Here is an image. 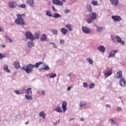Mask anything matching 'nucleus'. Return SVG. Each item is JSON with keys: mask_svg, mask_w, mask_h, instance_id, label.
I'll list each match as a JSON object with an SVG mask.
<instances>
[{"mask_svg": "<svg viewBox=\"0 0 126 126\" xmlns=\"http://www.w3.org/2000/svg\"><path fill=\"white\" fill-rule=\"evenodd\" d=\"M2 58H4V56L2 55H1V53H0V60H1V59H2Z\"/></svg>", "mask_w": 126, "mask_h": 126, "instance_id": "nucleus-48", "label": "nucleus"}, {"mask_svg": "<svg viewBox=\"0 0 126 126\" xmlns=\"http://www.w3.org/2000/svg\"><path fill=\"white\" fill-rule=\"evenodd\" d=\"M89 17L94 20V19H96V18H97V14L94 12H92V13L90 14Z\"/></svg>", "mask_w": 126, "mask_h": 126, "instance_id": "nucleus-13", "label": "nucleus"}, {"mask_svg": "<svg viewBox=\"0 0 126 126\" xmlns=\"http://www.w3.org/2000/svg\"><path fill=\"white\" fill-rule=\"evenodd\" d=\"M60 43L61 45H63V44H64V40L63 39H61L60 41Z\"/></svg>", "mask_w": 126, "mask_h": 126, "instance_id": "nucleus-45", "label": "nucleus"}, {"mask_svg": "<svg viewBox=\"0 0 126 126\" xmlns=\"http://www.w3.org/2000/svg\"><path fill=\"white\" fill-rule=\"evenodd\" d=\"M14 66L15 68H16L17 69H18L19 67H20V64H19V62L18 61H16L14 62Z\"/></svg>", "mask_w": 126, "mask_h": 126, "instance_id": "nucleus-14", "label": "nucleus"}, {"mask_svg": "<svg viewBox=\"0 0 126 126\" xmlns=\"http://www.w3.org/2000/svg\"><path fill=\"white\" fill-rule=\"evenodd\" d=\"M71 89V87H68L67 88V90L68 91H69Z\"/></svg>", "mask_w": 126, "mask_h": 126, "instance_id": "nucleus-54", "label": "nucleus"}, {"mask_svg": "<svg viewBox=\"0 0 126 126\" xmlns=\"http://www.w3.org/2000/svg\"><path fill=\"white\" fill-rule=\"evenodd\" d=\"M29 124V121L25 123V125H28Z\"/></svg>", "mask_w": 126, "mask_h": 126, "instance_id": "nucleus-58", "label": "nucleus"}, {"mask_svg": "<svg viewBox=\"0 0 126 126\" xmlns=\"http://www.w3.org/2000/svg\"><path fill=\"white\" fill-rule=\"evenodd\" d=\"M39 116L40 117H42L43 119L45 120L46 119V114H45L44 111H42L39 113Z\"/></svg>", "mask_w": 126, "mask_h": 126, "instance_id": "nucleus-26", "label": "nucleus"}, {"mask_svg": "<svg viewBox=\"0 0 126 126\" xmlns=\"http://www.w3.org/2000/svg\"><path fill=\"white\" fill-rule=\"evenodd\" d=\"M26 37L27 39H29V40H31V41H33L35 37H34V35L31 33V32H28L26 33Z\"/></svg>", "mask_w": 126, "mask_h": 126, "instance_id": "nucleus-4", "label": "nucleus"}, {"mask_svg": "<svg viewBox=\"0 0 126 126\" xmlns=\"http://www.w3.org/2000/svg\"><path fill=\"white\" fill-rule=\"evenodd\" d=\"M115 37L118 43L121 44L122 45H125V41L122 40L121 37H119L118 36H116Z\"/></svg>", "mask_w": 126, "mask_h": 126, "instance_id": "nucleus-12", "label": "nucleus"}, {"mask_svg": "<svg viewBox=\"0 0 126 126\" xmlns=\"http://www.w3.org/2000/svg\"><path fill=\"white\" fill-rule=\"evenodd\" d=\"M25 97L26 99H28L29 100H32V96L31 95H29V94H26Z\"/></svg>", "mask_w": 126, "mask_h": 126, "instance_id": "nucleus-38", "label": "nucleus"}, {"mask_svg": "<svg viewBox=\"0 0 126 126\" xmlns=\"http://www.w3.org/2000/svg\"><path fill=\"white\" fill-rule=\"evenodd\" d=\"M101 0V1H102V0Z\"/></svg>", "mask_w": 126, "mask_h": 126, "instance_id": "nucleus-64", "label": "nucleus"}, {"mask_svg": "<svg viewBox=\"0 0 126 126\" xmlns=\"http://www.w3.org/2000/svg\"><path fill=\"white\" fill-rule=\"evenodd\" d=\"M110 121H111V125H116V122H115V121H114V120L110 119Z\"/></svg>", "mask_w": 126, "mask_h": 126, "instance_id": "nucleus-43", "label": "nucleus"}, {"mask_svg": "<svg viewBox=\"0 0 126 126\" xmlns=\"http://www.w3.org/2000/svg\"><path fill=\"white\" fill-rule=\"evenodd\" d=\"M28 47H30V48H32V47L34 46V44H33V41L32 40L31 41H29L28 42Z\"/></svg>", "mask_w": 126, "mask_h": 126, "instance_id": "nucleus-29", "label": "nucleus"}, {"mask_svg": "<svg viewBox=\"0 0 126 126\" xmlns=\"http://www.w3.org/2000/svg\"><path fill=\"white\" fill-rule=\"evenodd\" d=\"M18 7H21V8H25L26 7V5L24 4H23L18 6Z\"/></svg>", "mask_w": 126, "mask_h": 126, "instance_id": "nucleus-40", "label": "nucleus"}, {"mask_svg": "<svg viewBox=\"0 0 126 126\" xmlns=\"http://www.w3.org/2000/svg\"><path fill=\"white\" fill-rule=\"evenodd\" d=\"M85 105H86V102H85L84 104L81 102L80 107H82V106H84Z\"/></svg>", "mask_w": 126, "mask_h": 126, "instance_id": "nucleus-51", "label": "nucleus"}, {"mask_svg": "<svg viewBox=\"0 0 126 126\" xmlns=\"http://www.w3.org/2000/svg\"><path fill=\"white\" fill-rule=\"evenodd\" d=\"M41 94L42 95H45V94H46V92L45 91H42Z\"/></svg>", "mask_w": 126, "mask_h": 126, "instance_id": "nucleus-50", "label": "nucleus"}, {"mask_svg": "<svg viewBox=\"0 0 126 126\" xmlns=\"http://www.w3.org/2000/svg\"><path fill=\"white\" fill-rule=\"evenodd\" d=\"M93 19L90 18L89 17V18L88 19V20H87V22L89 23V24H90V23H92V21H93Z\"/></svg>", "mask_w": 126, "mask_h": 126, "instance_id": "nucleus-39", "label": "nucleus"}, {"mask_svg": "<svg viewBox=\"0 0 126 126\" xmlns=\"http://www.w3.org/2000/svg\"><path fill=\"white\" fill-rule=\"evenodd\" d=\"M32 89L31 88H28L27 90H22V91H24V93H27L28 95L29 94H32Z\"/></svg>", "mask_w": 126, "mask_h": 126, "instance_id": "nucleus-11", "label": "nucleus"}, {"mask_svg": "<svg viewBox=\"0 0 126 126\" xmlns=\"http://www.w3.org/2000/svg\"><path fill=\"white\" fill-rule=\"evenodd\" d=\"M80 121H81V122H84V118H81Z\"/></svg>", "mask_w": 126, "mask_h": 126, "instance_id": "nucleus-56", "label": "nucleus"}, {"mask_svg": "<svg viewBox=\"0 0 126 126\" xmlns=\"http://www.w3.org/2000/svg\"><path fill=\"white\" fill-rule=\"evenodd\" d=\"M3 30L0 27V32H2Z\"/></svg>", "mask_w": 126, "mask_h": 126, "instance_id": "nucleus-57", "label": "nucleus"}, {"mask_svg": "<svg viewBox=\"0 0 126 126\" xmlns=\"http://www.w3.org/2000/svg\"><path fill=\"white\" fill-rule=\"evenodd\" d=\"M34 37L35 39H39V33L35 32L34 34Z\"/></svg>", "mask_w": 126, "mask_h": 126, "instance_id": "nucleus-41", "label": "nucleus"}, {"mask_svg": "<svg viewBox=\"0 0 126 126\" xmlns=\"http://www.w3.org/2000/svg\"><path fill=\"white\" fill-rule=\"evenodd\" d=\"M106 107L107 108H111V105H109V104H106Z\"/></svg>", "mask_w": 126, "mask_h": 126, "instance_id": "nucleus-53", "label": "nucleus"}, {"mask_svg": "<svg viewBox=\"0 0 126 126\" xmlns=\"http://www.w3.org/2000/svg\"><path fill=\"white\" fill-rule=\"evenodd\" d=\"M92 3L93 4V5H98V1L95 0H93L92 1Z\"/></svg>", "mask_w": 126, "mask_h": 126, "instance_id": "nucleus-37", "label": "nucleus"}, {"mask_svg": "<svg viewBox=\"0 0 126 126\" xmlns=\"http://www.w3.org/2000/svg\"><path fill=\"white\" fill-rule=\"evenodd\" d=\"M112 18L114 21H116V22H118V21H121V20H122V18L120 16H112Z\"/></svg>", "mask_w": 126, "mask_h": 126, "instance_id": "nucleus-8", "label": "nucleus"}, {"mask_svg": "<svg viewBox=\"0 0 126 126\" xmlns=\"http://www.w3.org/2000/svg\"><path fill=\"white\" fill-rule=\"evenodd\" d=\"M87 8L88 11H89V12H92V7H91V5H87Z\"/></svg>", "mask_w": 126, "mask_h": 126, "instance_id": "nucleus-32", "label": "nucleus"}, {"mask_svg": "<svg viewBox=\"0 0 126 126\" xmlns=\"http://www.w3.org/2000/svg\"><path fill=\"white\" fill-rule=\"evenodd\" d=\"M15 93H16L17 94H22V93H24V92L22 90L21 91L16 90L15 91Z\"/></svg>", "mask_w": 126, "mask_h": 126, "instance_id": "nucleus-34", "label": "nucleus"}, {"mask_svg": "<svg viewBox=\"0 0 126 126\" xmlns=\"http://www.w3.org/2000/svg\"><path fill=\"white\" fill-rule=\"evenodd\" d=\"M62 34H63V35H65V34H66L68 32V31H67V30L64 28H62L61 30Z\"/></svg>", "mask_w": 126, "mask_h": 126, "instance_id": "nucleus-24", "label": "nucleus"}, {"mask_svg": "<svg viewBox=\"0 0 126 126\" xmlns=\"http://www.w3.org/2000/svg\"><path fill=\"white\" fill-rule=\"evenodd\" d=\"M116 78H123V73L121 70H119L117 73L116 76H115Z\"/></svg>", "mask_w": 126, "mask_h": 126, "instance_id": "nucleus-9", "label": "nucleus"}, {"mask_svg": "<svg viewBox=\"0 0 126 126\" xmlns=\"http://www.w3.org/2000/svg\"><path fill=\"white\" fill-rule=\"evenodd\" d=\"M52 44H55V43H50V44L52 45Z\"/></svg>", "mask_w": 126, "mask_h": 126, "instance_id": "nucleus-63", "label": "nucleus"}, {"mask_svg": "<svg viewBox=\"0 0 126 126\" xmlns=\"http://www.w3.org/2000/svg\"><path fill=\"white\" fill-rule=\"evenodd\" d=\"M62 1L63 2H65L66 1V0H62Z\"/></svg>", "mask_w": 126, "mask_h": 126, "instance_id": "nucleus-62", "label": "nucleus"}, {"mask_svg": "<svg viewBox=\"0 0 126 126\" xmlns=\"http://www.w3.org/2000/svg\"><path fill=\"white\" fill-rule=\"evenodd\" d=\"M83 86L84 87H85V88L87 87V83H84Z\"/></svg>", "mask_w": 126, "mask_h": 126, "instance_id": "nucleus-49", "label": "nucleus"}, {"mask_svg": "<svg viewBox=\"0 0 126 126\" xmlns=\"http://www.w3.org/2000/svg\"><path fill=\"white\" fill-rule=\"evenodd\" d=\"M65 28H67L69 31H72V30H73V26L69 24H68L65 26Z\"/></svg>", "mask_w": 126, "mask_h": 126, "instance_id": "nucleus-17", "label": "nucleus"}, {"mask_svg": "<svg viewBox=\"0 0 126 126\" xmlns=\"http://www.w3.org/2000/svg\"><path fill=\"white\" fill-rule=\"evenodd\" d=\"M70 11L69 9H66L64 10V13H66V14H67V13H69Z\"/></svg>", "mask_w": 126, "mask_h": 126, "instance_id": "nucleus-46", "label": "nucleus"}, {"mask_svg": "<svg viewBox=\"0 0 126 126\" xmlns=\"http://www.w3.org/2000/svg\"><path fill=\"white\" fill-rule=\"evenodd\" d=\"M94 86H95V84H91L90 85V88L91 89H92V88H94Z\"/></svg>", "mask_w": 126, "mask_h": 126, "instance_id": "nucleus-42", "label": "nucleus"}, {"mask_svg": "<svg viewBox=\"0 0 126 126\" xmlns=\"http://www.w3.org/2000/svg\"><path fill=\"white\" fill-rule=\"evenodd\" d=\"M117 111H122V108L121 107H118Z\"/></svg>", "mask_w": 126, "mask_h": 126, "instance_id": "nucleus-52", "label": "nucleus"}, {"mask_svg": "<svg viewBox=\"0 0 126 126\" xmlns=\"http://www.w3.org/2000/svg\"><path fill=\"white\" fill-rule=\"evenodd\" d=\"M54 18H61L62 17V15H60V14L55 13L53 14V16H52Z\"/></svg>", "mask_w": 126, "mask_h": 126, "instance_id": "nucleus-25", "label": "nucleus"}, {"mask_svg": "<svg viewBox=\"0 0 126 126\" xmlns=\"http://www.w3.org/2000/svg\"><path fill=\"white\" fill-rule=\"evenodd\" d=\"M87 61L90 64H93V60L90 58H88Z\"/></svg>", "mask_w": 126, "mask_h": 126, "instance_id": "nucleus-35", "label": "nucleus"}, {"mask_svg": "<svg viewBox=\"0 0 126 126\" xmlns=\"http://www.w3.org/2000/svg\"><path fill=\"white\" fill-rule=\"evenodd\" d=\"M73 120H74V118H72V119H70L69 120L70 122L71 121H73Z\"/></svg>", "mask_w": 126, "mask_h": 126, "instance_id": "nucleus-59", "label": "nucleus"}, {"mask_svg": "<svg viewBox=\"0 0 126 126\" xmlns=\"http://www.w3.org/2000/svg\"><path fill=\"white\" fill-rule=\"evenodd\" d=\"M46 15H47V16H49V17H51V16H53V15H52V13L50 10H47L46 11Z\"/></svg>", "mask_w": 126, "mask_h": 126, "instance_id": "nucleus-33", "label": "nucleus"}, {"mask_svg": "<svg viewBox=\"0 0 126 126\" xmlns=\"http://www.w3.org/2000/svg\"><path fill=\"white\" fill-rule=\"evenodd\" d=\"M82 31L84 32V33H85V34H89L90 31H91L90 29L84 26L82 27Z\"/></svg>", "mask_w": 126, "mask_h": 126, "instance_id": "nucleus-6", "label": "nucleus"}, {"mask_svg": "<svg viewBox=\"0 0 126 126\" xmlns=\"http://www.w3.org/2000/svg\"><path fill=\"white\" fill-rule=\"evenodd\" d=\"M49 69H50L49 66L44 64L43 65V68L39 69V70H49Z\"/></svg>", "mask_w": 126, "mask_h": 126, "instance_id": "nucleus-18", "label": "nucleus"}, {"mask_svg": "<svg viewBox=\"0 0 126 126\" xmlns=\"http://www.w3.org/2000/svg\"><path fill=\"white\" fill-rule=\"evenodd\" d=\"M3 69L5 71H6L7 73H9L10 72V70L8 69V65H4Z\"/></svg>", "mask_w": 126, "mask_h": 126, "instance_id": "nucleus-22", "label": "nucleus"}, {"mask_svg": "<svg viewBox=\"0 0 126 126\" xmlns=\"http://www.w3.org/2000/svg\"><path fill=\"white\" fill-rule=\"evenodd\" d=\"M112 4L115 5V6L118 5V3H119V0H110Z\"/></svg>", "mask_w": 126, "mask_h": 126, "instance_id": "nucleus-21", "label": "nucleus"}, {"mask_svg": "<svg viewBox=\"0 0 126 126\" xmlns=\"http://www.w3.org/2000/svg\"><path fill=\"white\" fill-rule=\"evenodd\" d=\"M98 50H99L100 52H101V53H105L106 52V48L103 46H100Z\"/></svg>", "mask_w": 126, "mask_h": 126, "instance_id": "nucleus-16", "label": "nucleus"}, {"mask_svg": "<svg viewBox=\"0 0 126 126\" xmlns=\"http://www.w3.org/2000/svg\"><path fill=\"white\" fill-rule=\"evenodd\" d=\"M56 111L58 113H63V110H62V108L60 106H58L57 107H56Z\"/></svg>", "mask_w": 126, "mask_h": 126, "instance_id": "nucleus-28", "label": "nucleus"}, {"mask_svg": "<svg viewBox=\"0 0 126 126\" xmlns=\"http://www.w3.org/2000/svg\"><path fill=\"white\" fill-rule=\"evenodd\" d=\"M8 5L10 8H15L17 7V3L14 1H9L8 2Z\"/></svg>", "mask_w": 126, "mask_h": 126, "instance_id": "nucleus-3", "label": "nucleus"}, {"mask_svg": "<svg viewBox=\"0 0 126 126\" xmlns=\"http://www.w3.org/2000/svg\"><path fill=\"white\" fill-rule=\"evenodd\" d=\"M27 3L32 6L34 3V0H27Z\"/></svg>", "mask_w": 126, "mask_h": 126, "instance_id": "nucleus-27", "label": "nucleus"}, {"mask_svg": "<svg viewBox=\"0 0 126 126\" xmlns=\"http://www.w3.org/2000/svg\"><path fill=\"white\" fill-rule=\"evenodd\" d=\"M53 4H56V5H60L63 6V2L60 0H52Z\"/></svg>", "mask_w": 126, "mask_h": 126, "instance_id": "nucleus-5", "label": "nucleus"}, {"mask_svg": "<svg viewBox=\"0 0 126 126\" xmlns=\"http://www.w3.org/2000/svg\"><path fill=\"white\" fill-rule=\"evenodd\" d=\"M50 78H55L56 76H57V74L56 73H52L51 74L49 75Z\"/></svg>", "mask_w": 126, "mask_h": 126, "instance_id": "nucleus-36", "label": "nucleus"}, {"mask_svg": "<svg viewBox=\"0 0 126 126\" xmlns=\"http://www.w3.org/2000/svg\"><path fill=\"white\" fill-rule=\"evenodd\" d=\"M33 68H34V66L31 64H29L27 66H24L22 67V69L26 71V73H31L33 71Z\"/></svg>", "mask_w": 126, "mask_h": 126, "instance_id": "nucleus-2", "label": "nucleus"}, {"mask_svg": "<svg viewBox=\"0 0 126 126\" xmlns=\"http://www.w3.org/2000/svg\"><path fill=\"white\" fill-rule=\"evenodd\" d=\"M120 83L121 86H126V81L125 78H121L120 80Z\"/></svg>", "mask_w": 126, "mask_h": 126, "instance_id": "nucleus-10", "label": "nucleus"}, {"mask_svg": "<svg viewBox=\"0 0 126 126\" xmlns=\"http://www.w3.org/2000/svg\"><path fill=\"white\" fill-rule=\"evenodd\" d=\"M5 39H6V40H7V41H9V42H10L11 43H12V42H13V41L12 39H11V38L7 35L5 36Z\"/></svg>", "mask_w": 126, "mask_h": 126, "instance_id": "nucleus-31", "label": "nucleus"}, {"mask_svg": "<svg viewBox=\"0 0 126 126\" xmlns=\"http://www.w3.org/2000/svg\"><path fill=\"white\" fill-rule=\"evenodd\" d=\"M67 105V103L65 101L63 102L62 104V109L63 111V113H64L65 111H66Z\"/></svg>", "mask_w": 126, "mask_h": 126, "instance_id": "nucleus-15", "label": "nucleus"}, {"mask_svg": "<svg viewBox=\"0 0 126 126\" xmlns=\"http://www.w3.org/2000/svg\"><path fill=\"white\" fill-rule=\"evenodd\" d=\"M43 63V62H39L38 63H36L35 65H33V68H38L40 65H41V64H42Z\"/></svg>", "mask_w": 126, "mask_h": 126, "instance_id": "nucleus-19", "label": "nucleus"}, {"mask_svg": "<svg viewBox=\"0 0 126 126\" xmlns=\"http://www.w3.org/2000/svg\"><path fill=\"white\" fill-rule=\"evenodd\" d=\"M22 16H23L24 17L25 16V13L22 14Z\"/></svg>", "mask_w": 126, "mask_h": 126, "instance_id": "nucleus-60", "label": "nucleus"}, {"mask_svg": "<svg viewBox=\"0 0 126 126\" xmlns=\"http://www.w3.org/2000/svg\"><path fill=\"white\" fill-rule=\"evenodd\" d=\"M112 40L113 42H114V43H116V40H115V39L114 38H112Z\"/></svg>", "mask_w": 126, "mask_h": 126, "instance_id": "nucleus-55", "label": "nucleus"}, {"mask_svg": "<svg viewBox=\"0 0 126 126\" xmlns=\"http://www.w3.org/2000/svg\"><path fill=\"white\" fill-rule=\"evenodd\" d=\"M117 53H119V50H116L112 51L109 54V58H113L114 57H115Z\"/></svg>", "mask_w": 126, "mask_h": 126, "instance_id": "nucleus-7", "label": "nucleus"}, {"mask_svg": "<svg viewBox=\"0 0 126 126\" xmlns=\"http://www.w3.org/2000/svg\"><path fill=\"white\" fill-rule=\"evenodd\" d=\"M2 48H5V46L4 45H3L1 46Z\"/></svg>", "mask_w": 126, "mask_h": 126, "instance_id": "nucleus-61", "label": "nucleus"}, {"mask_svg": "<svg viewBox=\"0 0 126 126\" xmlns=\"http://www.w3.org/2000/svg\"><path fill=\"white\" fill-rule=\"evenodd\" d=\"M112 73H113L112 70L108 71V72L104 74L105 78H107V77L112 75Z\"/></svg>", "mask_w": 126, "mask_h": 126, "instance_id": "nucleus-20", "label": "nucleus"}, {"mask_svg": "<svg viewBox=\"0 0 126 126\" xmlns=\"http://www.w3.org/2000/svg\"><path fill=\"white\" fill-rule=\"evenodd\" d=\"M52 9H53V10H54V11H58V10H57V9H56V8H55L54 6H52Z\"/></svg>", "mask_w": 126, "mask_h": 126, "instance_id": "nucleus-47", "label": "nucleus"}, {"mask_svg": "<svg viewBox=\"0 0 126 126\" xmlns=\"http://www.w3.org/2000/svg\"><path fill=\"white\" fill-rule=\"evenodd\" d=\"M53 34L54 35H58V31L57 30H53Z\"/></svg>", "mask_w": 126, "mask_h": 126, "instance_id": "nucleus-44", "label": "nucleus"}, {"mask_svg": "<svg viewBox=\"0 0 126 126\" xmlns=\"http://www.w3.org/2000/svg\"><path fill=\"white\" fill-rule=\"evenodd\" d=\"M17 18L15 20V23H16V24H18V25H21L22 26L27 25V24L25 23L24 19L22 18V15L17 14Z\"/></svg>", "mask_w": 126, "mask_h": 126, "instance_id": "nucleus-1", "label": "nucleus"}, {"mask_svg": "<svg viewBox=\"0 0 126 126\" xmlns=\"http://www.w3.org/2000/svg\"><path fill=\"white\" fill-rule=\"evenodd\" d=\"M46 40H47V36H46V34H42L40 38V40L42 42H45L46 41Z\"/></svg>", "mask_w": 126, "mask_h": 126, "instance_id": "nucleus-23", "label": "nucleus"}, {"mask_svg": "<svg viewBox=\"0 0 126 126\" xmlns=\"http://www.w3.org/2000/svg\"><path fill=\"white\" fill-rule=\"evenodd\" d=\"M97 29H96V32H102V31H103V28H102V27H98V26H96Z\"/></svg>", "mask_w": 126, "mask_h": 126, "instance_id": "nucleus-30", "label": "nucleus"}]
</instances>
